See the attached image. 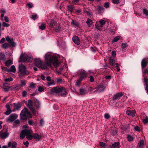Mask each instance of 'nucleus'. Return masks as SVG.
<instances>
[{"label": "nucleus", "instance_id": "nucleus-63", "mask_svg": "<svg viewBox=\"0 0 148 148\" xmlns=\"http://www.w3.org/2000/svg\"><path fill=\"white\" fill-rule=\"evenodd\" d=\"M111 54H112V56H113V57L115 56L116 55V51H112V52Z\"/></svg>", "mask_w": 148, "mask_h": 148}, {"label": "nucleus", "instance_id": "nucleus-23", "mask_svg": "<svg viewBox=\"0 0 148 148\" xmlns=\"http://www.w3.org/2000/svg\"><path fill=\"white\" fill-rule=\"evenodd\" d=\"M71 24L72 25H74L77 27H78L80 25L79 23L76 21H74L72 20L71 23Z\"/></svg>", "mask_w": 148, "mask_h": 148}, {"label": "nucleus", "instance_id": "nucleus-20", "mask_svg": "<svg viewBox=\"0 0 148 148\" xmlns=\"http://www.w3.org/2000/svg\"><path fill=\"white\" fill-rule=\"evenodd\" d=\"M109 64L112 66H114L115 62V60L112 57H110L109 59Z\"/></svg>", "mask_w": 148, "mask_h": 148}, {"label": "nucleus", "instance_id": "nucleus-26", "mask_svg": "<svg viewBox=\"0 0 148 148\" xmlns=\"http://www.w3.org/2000/svg\"><path fill=\"white\" fill-rule=\"evenodd\" d=\"M92 23V21L90 18H88L86 22V23L89 27H90Z\"/></svg>", "mask_w": 148, "mask_h": 148}, {"label": "nucleus", "instance_id": "nucleus-8", "mask_svg": "<svg viewBox=\"0 0 148 148\" xmlns=\"http://www.w3.org/2000/svg\"><path fill=\"white\" fill-rule=\"evenodd\" d=\"M6 39L12 47H14L15 46L16 43L14 42L13 38H10L9 36H7L6 38Z\"/></svg>", "mask_w": 148, "mask_h": 148}, {"label": "nucleus", "instance_id": "nucleus-47", "mask_svg": "<svg viewBox=\"0 0 148 148\" xmlns=\"http://www.w3.org/2000/svg\"><path fill=\"white\" fill-rule=\"evenodd\" d=\"M2 26L4 27H8L10 26V25L9 24L7 23L3 22L2 23Z\"/></svg>", "mask_w": 148, "mask_h": 148}, {"label": "nucleus", "instance_id": "nucleus-64", "mask_svg": "<svg viewBox=\"0 0 148 148\" xmlns=\"http://www.w3.org/2000/svg\"><path fill=\"white\" fill-rule=\"evenodd\" d=\"M62 79H61L60 78H59L57 79V82L59 83L60 84L62 82Z\"/></svg>", "mask_w": 148, "mask_h": 148}, {"label": "nucleus", "instance_id": "nucleus-32", "mask_svg": "<svg viewBox=\"0 0 148 148\" xmlns=\"http://www.w3.org/2000/svg\"><path fill=\"white\" fill-rule=\"evenodd\" d=\"M12 64V61L10 60H9L6 61L5 64L6 66H8Z\"/></svg>", "mask_w": 148, "mask_h": 148}, {"label": "nucleus", "instance_id": "nucleus-1", "mask_svg": "<svg viewBox=\"0 0 148 148\" xmlns=\"http://www.w3.org/2000/svg\"><path fill=\"white\" fill-rule=\"evenodd\" d=\"M45 58L46 63L43 64L42 62L39 68L45 69H47V66H51L52 64L55 67L60 65V63L58 62V58L56 55L48 53L45 55Z\"/></svg>", "mask_w": 148, "mask_h": 148}, {"label": "nucleus", "instance_id": "nucleus-21", "mask_svg": "<svg viewBox=\"0 0 148 148\" xmlns=\"http://www.w3.org/2000/svg\"><path fill=\"white\" fill-rule=\"evenodd\" d=\"M120 147V143L119 142H115L112 144L111 148H119Z\"/></svg>", "mask_w": 148, "mask_h": 148}, {"label": "nucleus", "instance_id": "nucleus-44", "mask_svg": "<svg viewBox=\"0 0 148 148\" xmlns=\"http://www.w3.org/2000/svg\"><path fill=\"white\" fill-rule=\"evenodd\" d=\"M127 45L126 43H123L121 45L122 48L123 50L127 48Z\"/></svg>", "mask_w": 148, "mask_h": 148}, {"label": "nucleus", "instance_id": "nucleus-49", "mask_svg": "<svg viewBox=\"0 0 148 148\" xmlns=\"http://www.w3.org/2000/svg\"><path fill=\"white\" fill-rule=\"evenodd\" d=\"M13 80L12 78L11 77L4 79V80L5 82H10L12 81Z\"/></svg>", "mask_w": 148, "mask_h": 148}, {"label": "nucleus", "instance_id": "nucleus-61", "mask_svg": "<svg viewBox=\"0 0 148 148\" xmlns=\"http://www.w3.org/2000/svg\"><path fill=\"white\" fill-rule=\"evenodd\" d=\"M104 7L106 8H108L109 7V3L108 2H106L104 4Z\"/></svg>", "mask_w": 148, "mask_h": 148}, {"label": "nucleus", "instance_id": "nucleus-31", "mask_svg": "<svg viewBox=\"0 0 148 148\" xmlns=\"http://www.w3.org/2000/svg\"><path fill=\"white\" fill-rule=\"evenodd\" d=\"M49 24H50V26L51 27H53L56 24V22L54 20H51V21L49 23Z\"/></svg>", "mask_w": 148, "mask_h": 148}, {"label": "nucleus", "instance_id": "nucleus-46", "mask_svg": "<svg viewBox=\"0 0 148 148\" xmlns=\"http://www.w3.org/2000/svg\"><path fill=\"white\" fill-rule=\"evenodd\" d=\"M35 84L33 82H32L30 84L29 87H30L32 88H34L35 87Z\"/></svg>", "mask_w": 148, "mask_h": 148}, {"label": "nucleus", "instance_id": "nucleus-42", "mask_svg": "<svg viewBox=\"0 0 148 148\" xmlns=\"http://www.w3.org/2000/svg\"><path fill=\"white\" fill-rule=\"evenodd\" d=\"M32 134H30L26 136V138L28 140H31L33 138V136L32 135Z\"/></svg>", "mask_w": 148, "mask_h": 148}, {"label": "nucleus", "instance_id": "nucleus-51", "mask_svg": "<svg viewBox=\"0 0 148 148\" xmlns=\"http://www.w3.org/2000/svg\"><path fill=\"white\" fill-rule=\"evenodd\" d=\"M12 110H7L5 112V114L8 115L10 114L12 112Z\"/></svg>", "mask_w": 148, "mask_h": 148}, {"label": "nucleus", "instance_id": "nucleus-40", "mask_svg": "<svg viewBox=\"0 0 148 148\" xmlns=\"http://www.w3.org/2000/svg\"><path fill=\"white\" fill-rule=\"evenodd\" d=\"M143 123L145 124L147 123H148V117L146 116L145 118L143 119Z\"/></svg>", "mask_w": 148, "mask_h": 148}, {"label": "nucleus", "instance_id": "nucleus-12", "mask_svg": "<svg viewBox=\"0 0 148 148\" xmlns=\"http://www.w3.org/2000/svg\"><path fill=\"white\" fill-rule=\"evenodd\" d=\"M123 95V93H117L113 96L112 99L113 100H116L121 97Z\"/></svg>", "mask_w": 148, "mask_h": 148}, {"label": "nucleus", "instance_id": "nucleus-53", "mask_svg": "<svg viewBox=\"0 0 148 148\" xmlns=\"http://www.w3.org/2000/svg\"><path fill=\"white\" fill-rule=\"evenodd\" d=\"M44 90V88L42 86H40L38 88V90L40 92L43 91Z\"/></svg>", "mask_w": 148, "mask_h": 148}, {"label": "nucleus", "instance_id": "nucleus-17", "mask_svg": "<svg viewBox=\"0 0 148 148\" xmlns=\"http://www.w3.org/2000/svg\"><path fill=\"white\" fill-rule=\"evenodd\" d=\"M97 91L99 92H101L103 91L105 87L102 84H100L97 87Z\"/></svg>", "mask_w": 148, "mask_h": 148}, {"label": "nucleus", "instance_id": "nucleus-22", "mask_svg": "<svg viewBox=\"0 0 148 148\" xmlns=\"http://www.w3.org/2000/svg\"><path fill=\"white\" fill-rule=\"evenodd\" d=\"M34 106L36 107V109L38 108L40 106V104L39 101L36 99L34 101Z\"/></svg>", "mask_w": 148, "mask_h": 148}, {"label": "nucleus", "instance_id": "nucleus-34", "mask_svg": "<svg viewBox=\"0 0 148 148\" xmlns=\"http://www.w3.org/2000/svg\"><path fill=\"white\" fill-rule=\"evenodd\" d=\"M127 138L128 140L130 142L132 141L133 140V137L130 135H127Z\"/></svg>", "mask_w": 148, "mask_h": 148}, {"label": "nucleus", "instance_id": "nucleus-55", "mask_svg": "<svg viewBox=\"0 0 148 148\" xmlns=\"http://www.w3.org/2000/svg\"><path fill=\"white\" fill-rule=\"evenodd\" d=\"M104 117L107 119H108L110 118V116L109 114L106 113L104 114Z\"/></svg>", "mask_w": 148, "mask_h": 148}, {"label": "nucleus", "instance_id": "nucleus-30", "mask_svg": "<svg viewBox=\"0 0 148 148\" xmlns=\"http://www.w3.org/2000/svg\"><path fill=\"white\" fill-rule=\"evenodd\" d=\"M14 107L16 108V110H18L20 108H21V106L19 103H14Z\"/></svg>", "mask_w": 148, "mask_h": 148}, {"label": "nucleus", "instance_id": "nucleus-27", "mask_svg": "<svg viewBox=\"0 0 148 148\" xmlns=\"http://www.w3.org/2000/svg\"><path fill=\"white\" fill-rule=\"evenodd\" d=\"M33 138L34 139L39 140L41 136L35 133L33 135Z\"/></svg>", "mask_w": 148, "mask_h": 148}, {"label": "nucleus", "instance_id": "nucleus-58", "mask_svg": "<svg viewBox=\"0 0 148 148\" xmlns=\"http://www.w3.org/2000/svg\"><path fill=\"white\" fill-rule=\"evenodd\" d=\"M32 18L34 20H36L37 18V15L35 14V15H32Z\"/></svg>", "mask_w": 148, "mask_h": 148}, {"label": "nucleus", "instance_id": "nucleus-15", "mask_svg": "<svg viewBox=\"0 0 148 148\" xmlns=\"http://www.w3.org/2000/svg\"><path fill=\"white\" fill-rule=\"evenodd\" d=\"M35 63L36 65L39 68L41 66V64L42 63L40 59H37L35 60Z\"/></svg>", "mask_w": 148, "mask_h": 148}, {"label": "nucleus", "instance_id": "nucleus-25", "mask_svg": "<svg viewBox=\"0 0 148 148\" xmlns=\"http://www.w3.org/2000/svg\"><path fill=\"white\" fill-rule=\"evenodd\" d=\"M79 92L80 95H84L86 94L87 92V91L83 88L80 89L79 90Z\"/></svg>", "mask_w": 148, "mask_h": 148}, {"label": "nucleus", "instance_id": "nucleus-14", "mask_svg": "<svg viewBox=\"0 0 148 148\" xmlns=\"http://www.w3.org/2000/svg\"><path fill=\"white\" fill-rule=\"evenodd\" d=\"M135 111L134 110H127L126 112V113L129 116L134 117L135 116Z\"/></svg>", "mask_w": 148, "mask_h": 148}, {"label": "nucleus", "instance_id": "nucleus-57", "mask_svg": "<svg viewBox=\"0 0 148 148\" xmlns=\"http://www.w3.org/2000/svg\"><path fill=\"white\" fill-rule=\"evenodd\" d=\"M28 123L30 125H33L34 124V122L32 120H29L28 121Z\"/></svg>", "mask_w": 148, "mask_h": 148}, {"label": "nucleus", "instance_id": "nucleus-59", "mask_svg": "<svg viewBox=\"0 0 148 148\" xmlns=\"http://www.w3.org/2000/svg\"><path fill=\"white\" fill-rule=\"evenodd\" d=\"M27 5L28 6L29 8H31L33 7V5L32 3H28L27 4Z\"/></svg>", "mask_w": 148, "mask_h": 148}, {"label": "nucleus", "instance_id": "nucleus-5", "mask_svg": "<svg viewBox=\"0 0 148 148\" xmlns=\"http://www.w3.org/2000/svg\"><path fill=\"white\" fill-rule=\"evenodd\" d=\"M20 58V60L23 62H30L32 60L31 56L23 54H22L21 55Z\"/></svg>", "mask_w": 148, "mask_h": 148}, {"label": "nucleus", "instance_id": "nucleus-50", "mask_svg": "<svg viewBox=\"0 0 148 148\" xmlns=\"http://www.w3.org/2000/svg\"><path fill=\"white\" fill-rule=\"evenodd\" d=\"M99 145L101 147H105L106 146H107L105 143L103 142H100L99 143Z\"/></svg>", "mask_w": 148, "mask_h": 148}, {"label": "nucleus", "instance_id": "nucleus-16", "mask_svg": "<svg viewBox=\"0 0 148 148\" xmlns=\"http://www.w3.org/2000/svg\"><path fill=\"white\" fill-rule=\"evenodd\" d=\"M23 133H24V134L27 136L30 134H32V130H24L22 131Z\"/></svg>", "mask_w": 148, "mask_h": 148}, {"label": "nucleus", "instance_id": "nucleus-48", "mask_svg": "<svg viewBox=\"0 0 148 148\" xmlns=\"http://www.w3.org/2000/svg\"><path fill=\"white\" fill-rule=\"evenodd\" d=\"M25 135L24 134V133H23V132L22 131L21 133L20 134V138L21 139H23L24 138Z\"/></svg>", "mask_w": 148, "mask_h": 148}, {"label": "nucleus", "instance_id": "nucleus-36", "mask_svg": "<svg viewBox=\"0 0 148 148\" xmlns=\"http://www.w3.org/2000/svg\"><path fill=\"white\" fill-rule=\"evenodd\" d=\"M21 84H19V85H20V86H21L23 87V86H24L26 85V83L25 82L26 81L25 80H21Z\"/></svg>", "mask_w": 148, "mask_h": 148}, {"label": "nucleus", "instance_id": "nucleus-3", "mask_svg": "<svg viewBox=\"0 0 148 148\" xmlns=\"http://www.w3.org/2000/svg\"><path fill=\"white\" fill-rule=\"evenodd\" d=\"M20 116L21 119L23 120L26 119L27 117L30 118L32 117V114L26 108H24L21 111L20 114Z\"/></svg>", "mask_w": 148, "mask_h": 148}, {"label": "nucleus", "instance_id": "nucleus-29", "mask_svg": "<svg viewBox=\"0 0 148 148\" xmlns=\"http://www.w3.org/2000/svg\"><path fill=\"white\" fill-rule=\"evenodd\" d=\"M40 25L39 26V28L42 30H44L46 28V25L43 23H41Z\"/></svg>", "mask_w": 148, "mask_h": 148}, {"label": "nucleus", "instance_id": "nucleus-35", "mask_svg": "<svg viewBox=\"0 0 148 148\" xmlns=\"http://www.w3.org/2000/svg\"><path fill=\"white\" fill-rule=\"evenodd\" d=\"M10 46L7 43H5L2 45V47L4 49H6Z\"/></svg>", "mask_w": 148, "mask_h": 148}, {"label": "nucleus", "instance_id": "nucleus-39", "mask_svg": "<svg viewBox=\"0 0 148 148\" xmlns=\"http://www.w3.org/2000/svg\"><path fill=\"white\" fill-rule=\"evenodd\" d=\"M10 69H11V72L14 73L16 71V68L14 65H12L10 67Z\"/></svg>", "mask_w": 148, "mask_h": 148}, {"label": "nucleus", "instance_id": "nucleus-6", "mask_svg": "<svg viewBox=\"0 0 148 148\" xmlns=\"http://www.w3.org/2000/svg\"><path fill=\"white\" fill-rule=\"evenodd\" d=\"M26 104L27 106L29 108L34 115H35L37 114L38 113L33 107L32 102L31 100L29 99L28 100V103H27Z\"/></svg>", "mask_w": 148, "mask_h": 148}, {"label": "nucleus", "instance_id": "nucleus-4", "mask_svg": "<svg viewBox=\"0 0 148 148\" xmlns=\"http://www.w3.org/2000/svg\"><path fill=\"white\" fill-rule=\"evenodd\" d=\"M19 71L20 74H19V77H22L24 75H28L29 74V72L26 69V66L21 64L19 66Z\"/></svg>", "mask_w": 148, "mask_h": 148}, {"label": "nucleus", "instance_id": "nucleus-7", "mask_svg": "<svg viewBox=\"0 0 148 148\" xmlns=\"http://www.w3.org/2000/svg\"><path fill=\"white\" fill-rule=\"evenodd\" d=\"M9 135V134L6 130H3L0 132V137L3 139L6 138Z\"/></svg>", "mask_w": 148, "mask_h": 148}, {"label": "nucleus", "instance_id": "nucleus-33", "mask_svg": "<svg viewBox=\"0 0 148 148\" xmlns=\"http://www.w3.org/2000/svg\"><path fill=\"white\" fill-rule=\"evenodd\" d=\"M5 56L4 54L2 53H0V58L3 60H5Z\"/></svg>", "mask_w": 148, "mask_h": 148}, {"label": "nucleus", "instance_id": "nucleus-28", "mask_svg": "<svg viewBox=\"0 0 148 148\" xmlns=\"http://www.w3.org/2000/svg\"><path fill=\"white\" fill-rule=\"evenodd\" d=\"M21 88L20 85L19 84H17L13 87L12 89L14 90H18Z\"/></svg>", "mask_w": 148, "mask_h": 148}, {"label": "nucleus", "instance_id": "nucleus-60", "mask_svg": "<svg viewBox=\"0 0 148 148\" xmlns=\"http://www.w3.org/2000/svg\"><path fill=\"white\" fill-rule=\"evenodd\" d=\"M44 123V121L43 119H40V124L41 126H42L43 125Z\"/></svg>", "mask_w": 148, "mask_h": 148}, {"label": "nucleus", "instance_id": "nucleus-38", "mask_svg": "<svg viewBox=\"0 0 148 148\" xmlns=\"http://www.w3.org/2000/svg\"><path fill=\"white\" fill-rule=\"evenodd\" d=\"M84 12L85 14V15L89 16L91 14V12L90 11L87 10H84Z\"/></svg>", "mask_w": 148, "mask_h": 148}, {"label": "nucleus", "instance_id": "nucleus-13", "mask_svg": "<svg viewBox=\"0 0 148 148\" xmlns=\"http://www.w3.org/2000/svg\"><path fill=\"white\" fill-rule=\"evenodd\" d=\"M16 145L17 143L15 142H9L8 144V146L9 147H11V148H16Z\"/></svg>", "mask_w": 148, "mask_h": 148}, {"label": "nucleus", "instance_id": "nucleus-11", "mask_svg": "<svg viewBox=\"0 0 148 148\" xmlns=\"http://www.w3.org/2000/svg\"><path fill=\"white\" fill-rule=\"evenodd\" d=\"M72 40L73 42L77 45H79L80 43V41L78 36H75L73 37Z\"/></svg>", "mask_w": 148, "mask_h": 148}, {"label": "nucleus", "instance_id": "nucleus-43", "mask_svg": "<svg viewBox=\"0 0 148 148\" xmlns=\"http://www.w3.org/2000/svg\"><path fill=\"white\" fill-rule=\"evenodd\" d=\"M99 22L101 25V26L102 27H103V25H104L106 23V21L102 19H101Z\"/></svg>", "mask_w": 148, "mask_h": 148}, {"label": "nucleus", "instance_id": "nucleus-37", "mask_svg": "<svg viewBox=\"0 0 148 148\" xmlns=\"http://www.w3.org/2000/svg\"><path fill=\"white\" fill-rule=\"evenodd\" d=\"M68 9L69 11L71 12L73 10V7L72 6L69 5L68 6Z\"/></svg>", "mask_w": 148, "mask_h": 148}, {"label": "nucleus", "instance_id": "nucleus-10", "mask_svg": "<svg viewBox=\"0 0 148 148\" xmlns=\"http://www.w3.org/2000/svg\"><path fill=\"white\" fill-rule=\"evenodd\" d=\"M78 75L81 76L86 77L87 75V73L86 71L83 69H80L78 70L77 72Z\"/></svg>", "mask_w": 148, "mask_h": 148}, {"label": "nucleus", "instance_id": "nucleus-54", "mask_svg": "<svg viewBox=\"0 0 148 148\" xmlns=\"http://www.w3.org/2000/svg\"><path fill=\"white\" fill-rule=\"evenodd\" d=\"M54 85V83L53 81L48 82L47 84L48 86H49L51 85Z\"/></svg>", "mask_w": 148, "mask_h": 148}, {"label": "nucleus", "instance_id": "nucleus-9", "mask_svg": "<svg viewBox=\"0 0 148 148\" xmlns=\"http://www.w3.org/2000/svg\"><path fill=\"white\" fill-rule=\"evenodd\" d=\"M17 115L15 114H12L10 116L8 119V120L9 121L12 122L17 119Z\"/></svg>", "mask_w": 148, "mask_h": 148}, {"label": "nucleus", "instance_id": "nucleus-45", "mask_svg": "<svg viewBox=\"0 0 148 148\" xmlns=\"http://www.w3.org/2000/svg\"><path fill=\"white\" fill-rule=\"evenodd\" d=\"M120 38V37L119 36H117L115 37L113 40V42H116Z\"/></svg>", "mask_w": 148, "mask_h": 148}, {"label": "nucleus", "instance_id": "nucleus-62", "mask_svg": "<svg viewBox=\"0 0 148 148\" xmlns=\"http://www.w3.org/2000/svg\"><path fill=\"white\" fill-rule=\"evenodd\" d=\"M23 144L26 147H27L28 146L29 143L28 141H27L26 142H23Z\"/></svg>", "mask_w": 148, "mask_h": 148}, {"label": "nucleus", "instance_id": "nucleus-18", "mask_svg": "<svg viewBox=\"0 0 148 148\" xmlns=\"http://www.w3.org/2000/svg\"><path fill=\"white\" fill-rule=\"evenodd\" d=\"M147 62L146 60L143 59L141 62V66L142 69L145 68L147 65Z\"/></svg>", "mask_w": 148, "mask_h": 148}, {"label": "nucleus", "instance_id": "nucleus-19", "mask_svg": "<svg viewBox=\"0 0 148 148\" xmlns=\"http://www.w3.org/2000/svg\"><path fill=\"white\" fill-rule=\"evenodd\" d=\"M95 27L97 29L101 31L103 27L101 26L99 22H97L95 23Z\"/></svg>", "mask_w": 148, "mask_h": 148}, {"label": "nucleus", "instance_id": "nucleus-41", "mask_svg": "<svg viewBox=\"0 0 148 148\" xmlns=\"http://www.w3.org/2000/svg\"><path fill=\"white\" fill-rule=\"evenodd\" d=\"M143 13L145 14L146 16H148V10L146 9H143Z\"/></svg>", "mask_w": 148, "mask_h": 148}, {"label": "nucleus", "instance_id": "nucleus-56", "mask_svg": "<svg viewBox=\"0 0 148 148\" xmlns=\"http://www.w3.org/2000/svg\"><path fill=\"white\" fill-rule=\"evenodd\" d=\"M112 2L114 4H118L119 2V0H112Z\"/></svg>", "mask_w": 148, "mask_h": 148}, {"label": "nucleus", "instance_id": "nucleus-2", "mask_svg": "<svg viewBox=\"0 0 148 148\" xmlns=\"http://www.w3.org/2000/svg\"><path fill=\"white\" fill-rule=\"evenodd\" d=\"M51 93L53 94L59 93L62 97H65L67 95V91L64 88L61 86L56 87H54L51 90Z\"/></svg>", "mask_w": 148, "mask_h": 148}, {"label": "nucleus", "instance_id": "nucleus-24", "mask_svg": "<svg viewBox=\"0 0 148 148\" xmlns=\"http://www.w3.org/2000/svg\"><path fill=\"white\" fill-rule=\"evenodd\" d=\"M144 145V141L143 140H140L139 143L138 144V146L140 148H143Z\"/></svg>", "mask_w": 148, "mask_h": 148}, {"label": "nucleus", "instance_id": "nucleus-52", "mask_svg": "<svg viewBox=\"0 0 148 148\" xmlns=\"http://www.w3.org/2000/svg\"><path fill=\"white\" fill-rule=\"evenodd\" d=\"M9 84L7 83H5L3 84V86L4 88H9Z\"/></svg>", "mask_w": 148, "mask_h": 148}]
</instances>
